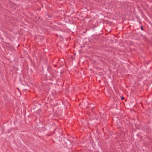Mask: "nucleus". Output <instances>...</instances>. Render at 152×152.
I'll list each match as a JSON object with an SVG mask.
<instances>
[{"instance_id": "f03ea898", "label": "nucleus", "mask_w": 152, "mask_h": 152, "mask_svg": "<svg viewBox=\"0 0 152 152\" xmlns=\"http://www.w3.org/2000/svg\"><path fill=\"white\" fill-rule=\"evenodd\" d=\"M141 28L142 30H143V28L142 27H141Z\"/></svg>"}, {"instance_id": "f257e3e1", "label": "nucleus", "mask_w": 152, "mask_h": 152, "mask_svg": "<svg viewBox=\"0 0 152 152\" xmlns=\"http://www.w3.org/2000/svg\"><path fill=\"white\" fill-rule=\"evenodd\" d=\"M124 99V97H123L122 96L121 97V99L122 100H123Z\"/></svg>"}]
</instances>
